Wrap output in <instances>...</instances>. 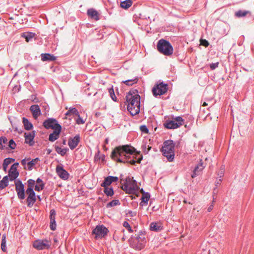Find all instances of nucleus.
I'll list each match as a JSON object with an SVG mask.
<instances>
[{"label":"nucleus","instance_id":"58","mask_svg":"<svg viewBox=\"0 0 254 254\" xmlns=\"http://www.w3.org/2000/svg\"><path fill=\"white\" fill-rule=\"evenodd\" d=\"M213 207H214V204H213V202L212 203V204L208 207L207 211L208 212H211L213 210Z\"/></svg>","mask_w":254,"mask_h":254},{"label":"nucleus","instance_id":"45","mask_svg":"<svg viewBox=\"0 0 254 254\" xmlns=\"http://www.w3.org/2000/svg\"><path fill=\"white\" fill-rule=\"evenodd\" d=\"M25 193L27 194L28 196H36V193L35 192L34 189H26Z\"/></svg>","mask_w":254,"mask_h":254},{"label":"nucleus","instance_id":"28","mask_svg":"<svg viewBox=\"0 0 254 254\" xmlns=\"http://www.w3.org/2000/svg\"><path fill=\"white\" fill-rule=\"evenodd\" d=\"M108 187H103L104 188V192L108 197H111L114 194V190L112 187L109 188Z\"/></svg>","mask_w":254,"mask_h":254},{"label":"nucleus","instance_id":"11","mask_svg":"<svg viewBox=\"0 0 254 254\" xmlns=\"http://www.w3.org/2000/svg\"><path fill=\"white\" fill-rule=\"evenodd\" d=\"M43 127L46 129H53L54 130L62 129V126L58 123V122L54 118H48L46 120L43 124Z\"/></svg>","mask_w":254,"mask_h":254},{"label":"nucleus","instance_id":"17","mask_svg":"<svg viewBox=\"0 0 254 254\" xmlns=\"http://www.w3.org/2000/svg\"><path fill=\"white\" fill-rule=\"evenodd\" d=\"M119 178L116 176H108L105 177L104 181L101 184V187H107L110 186L112 183L118 182Z\"/></svg>","mask_w":254,"mask_h":254},{"label":"nucleus","instance_id":"62","mask_svg":"<svg viewBox=\"0 0 254 254\" xmlns=\"http://www.w3.org/2000/svg\"><path fill=\"white\" fill-rule=\"evenodd\" d=\"M147 204H148L147 203H146V202H144V201H142L141 200V202H140V203H139V205H140V206H142H142H146V205H147Z\"/></svg>","mask_w":254,"mask_h":254},{"label":"nucleus","instance_id":"38","mask_svg":"<svg viewBox=\"0 0 254 254\" xmlns=\"http://www.w3.org/2000/svg\"><path fill=\"white\" fill-rule=\"evenodd\" d=\"M94 159L95 161H98L100 160L104 161L105 159V155L104 154H100V151L98 150L95 155Z\"/></svg>","mask_w":254,"mask_h":254},{"label":"nucleus","instance_id":"18","mask_svg":"<svg viewBox=\"0 0 254 254\" xmlns=\"http://www.w3.org/2000/svg\"><path fill=\"white\" fill-rule=\"evenodd\" d=\"M56 212L55 209H53L50 212V228L52 231L56 229L57 224L56 222Z\"/></svg>","mask_w":254,"mask_h":254},{"label":"nucleus","instance_id":"36","mask_svg":"<svg viewBox=\"0 0 254 254\" xmlns=\"http://www.w3.org/2000/svg\"><path fill=\"white\" fill-rule=\"evenodd\" d=\"M120 204V201L118 199H114L107 203L106 207L110 208L115 206L119 205Z\"/></svg>","mask_w":254,"mask_h":254},{"label":"nucleus","instance_id":"44","mask_svg":"<svg viewBox=\"0 0 254 254\" xmlns=\"http://www.w3.org/2000/svg\"><path fill=\"white\" fill-rule=\"evenodd\" d=\"M140 130L141 132L147 134L149 133V130L145 125H141L139 127Z\"/></svg>","mask_w":254,"mask_h":254},{"label":"nucleus","instance_id":"23","mask_svg":"<svg viewBox=\"0 0 254 254\" xmlns=\"http://www.w3.org/2000/svg\"><path fill=\"white\" fill-rule=\"evenodd\" d=\"M62 129H58L54 130L52 133H51L49 136V140L54 142L59 138Z\"/></svg>","mask_w":254,"mask_h":254},{"label":"nucleus","instance_id":"14","mask_svg":"<svg viewBox=\"0 0 254 254\" xmlns=\"http://www.w3.org/2000/svg\"><path fill=\"white\" fill-rule=\"evenodd\" d=\"M35 133L36 131L35 130H33L28 133L25 132L24 135L25 137V143L29 144L30 146H33L35 143L34 138L35 136Z\"/></svg>","mask_w":254,"mask_h":254},{"label":"nucleus","instance_id":"30","mask_svg":"<svg viewBox=\"0 0 254 254\" xmlns=\"http://www.w3.org/2000/svg\"><path fill=\"white\" fill-rule=\"evenodd\" d=\"M132 0H126L121 2L120 6L123 9H127L132 5Z\"/></svg>","mask_w":254,"mask_h":254},{"label":"nucleus","instance_id":"15","mask_svg":"<svg viewBox=\"0 0 254 254\" xmlns=\"http://www.w3.org/2000/svg\"><path fill=\"white\" fill-rule=\"evenodd\" d=\"M56 171L60 178L64 180L68 179L69 173L64 169L62 166L57 165L56 168Z\"/></svg>","mask_w":254,"mask_h":254},{"label":"nucleus","instance_id":"33","mask_svg":"<svg viewBox=\"0 0 254 254\" xmlns=\"http://www.w3.org/2000/svg\"><path fill=\"white\" fill-rule=\"evenodd\" d=\"M56 151L61 156H64L66 153V152L68 150L67 148H62L58 146H55Z\"/></svg>","mask_w":254,"mask_h":254},{"label":"nucleus","instance_id":"22","mask_svg":"<svg viewBox=\"0 0 254 254\" xmlns=\"http://www.w3.org/2000/svg\"><path fill=\"white\" fill-rule=\"evenodd\" d=\"M41 60L43 62L54 61L57 58L54 55L49 53H42L41 54Z\"/></svg>","mask_w":254,"mask_h":254},{"label":"nucleus","instance_id":"56","mask_svg":"<svg viewBox=\"0 0 254 254\" xmlns=\"http://www.w3.org/2000/svg\"><path fill=\"white\" fill-rule=\"evenodd\" d=\"M132 180H134L133 178H130V177L128 176L126 178L124 183L128 185L132 181Z\"/></svg>","mask_w":254,"mask_h":254},{"label":"nucleus","instance_id":"37","mask_svg":"<svg viewBox=\"0 0 254 254\" xmlns=\"http://www.w3.org/2000/svg\"><path fill=\"white\" fill-rule=\"evenodd\" d=\"M6 236L3 235L1 239V249L4 252L6 250Z\"/></svg>","mask_w":254,"mask_h":254},{"label":"nucleus","instance_id":"55","mask_svg":"<svg viewBox=\"0 0 254 254\" xmlns=\"http://www.w3.org/2000/svg\"><path fill=\"white\" fill-rule=\"evenodd\" d=\"M135 232H137V233L136 234H138V235H139L141 237V236L145 237V236L146 233L144 230H139L138 232H137V230H135Z\"/></svg>","mask_w":254,"mask_h":254},{"label":"nucleus","instance_id":"5","mask_svg":"<svg viewBox=\"0 0 254 254\" xmlns=\"http://www.w3.org/2000/svg\"><path fill=\"white\" fill-rule=\"evenodd\" d=\"M157 50L165 56H170L173 54V48L170 43L166 40L161 39L157 42Z\"/></svg>","mask_w":254,"mask_h":254},{"label":"nucleus","instance_id":"42","mask_svg":"<svg viewBox=\"0 0 254 254\" xmlns=\"http://www.w3.org/2000/svg\"><path fill=\"white\" fill-rule=\"evenodd\" d=\"M14 161L15 159L14 158L8 157L4 159L3 164L6 165V166H8L9 164H10L12 162H13Z\"/></svg>","mask_w":254,"mask_h":254},{"label":"nucleus","instance_id":"6","mask_svg":"<svg viewBox=\"0 0 254 254\" xmlns=\"http://www.w3.org/2000/svg\"><path fill=\"white\" fill-rule=\"evenodd\" d=\"M168 85L162 82L157 83L152 89V92L153 96L157 97L167 92L168 89Z\"/></svg>","mask_w":254,"mask_h":254},{"label":"nucleus","instance_id":"3","mask_svg":"<svg viewBox=\"0 0 254 254\" xmlns=\"http://www.w3.org/2000/svg\"><path fill=\"white\" fill-rule=\"evenodd\" d=\"M175 143L172 140H165L163 144L161 151L164 156L166 157L169 162H172L175 157Z\"/></svg>","mask_w":254,"mask_h":254},{"label":"nucleus","instance_id":"47","mask_svg":"<svg viewBox=\"0 0 254 254\" xmlns=\"http://www.w3.org/2000/svg\"><path fill=\"white\" fill-rule=\"evenodd\" d=\"M137 190L138 189L129 187L126 193L128 194H135Z\"/></svg>","mask_w":254,"mask_h":254},{"label":"nucleus","instance_id":"53","mask_svg":"<svg viewBox=\"0 0 254 254\" xmlns=\"http://www.w3.org/2000/svg\"><path fill=\"white\" fill-rule=\"evenodd\" d=\"M219 65V63L216 62L215 63H212L210 64V68L211 70H214L215 68H216Z\"/></svg>","mask_w":254,"mask_h":254},{"label":"nucleus","instance_id":"20","mask_svg":"<svg viewBox=\"0 0 254 254\" xmlns=\"http://www.w3.org/2000/svg\"><path fill=\"white\" fill-rule=\"evenodd\" d=\"M149 228L151 231L158 232L163 229V226L160 222H153L150 223Z\"/></svg>","mask_w":254,"mask_h":254},{"label":"nucleus","instance_id":"54","mask_svg":"<svg viewBox=\"0 0 254 254\" xmlns=\"http://www.w3.org/2000/svg\"><path fill=\"white\" fill-rule=\"evenodd\" d=\"M126 214L128 216L134 217L136 216V213L135 212L132 211L130 210H128Z\"/></svg>","mask_w":254,"mask_h":254},{"label":"nucleus","instance_id":"13","mask_svg":"<svg viewBox=\"0 0 254 254\" xmlns=\"http://www.w3.org/2000/svg\"><path fill=\"white\" fill-rule=\"evenodd\" d=\"M205 167V165H204L202 160L200 159L199 162L195 166L193 170V172L191 174V178H195L200 175Z\"/></svg>","mask_w":254,"mask_h":254},{"label":"nucleus","instance_id":"19","mask_svg":"<svg viewBox=\"0 0 254 254\" xmlns=\"http://www.w3.org/2000/svg\"><path fill=\"white\" fill-rule=\"evenodd\" d=\"M87 14L92 19L97 21L100 19L99 12L93 8L87 10Z\"/></svg>","mask_w":254,"mask_h":254},{"label":"nucleus","instance_id":"63","mask_svg":"<svg viewBox=\"0 0 254 254\" xmlns=\"http://www.w3.org/2000/svg\"><path fill=\"white\" fill-rule=\"evenodd\" d=\"M12 166H13V167H14V168H15V167H16V168H17L18 166H19V163H18V162H15V163H14V164H13L12 165Z\"/></svg>","mask_w":254,"mask_h":254},{"label":"nucleus","instance_id":"16","mask_svg":"<svg viewBox=\"0 0 254 254\" xmlns=\"http://www.w3.org/2000/svg\"><path fill=\"white\" fill-rule=\"evenodd\" d=\"M80 141L79 134L76 135L73 138H69L68 141V145L71 150L75 149Z\"/></svg>","mask_w":254,"mask_h":254},{"label":"nucleus","instance_id":"41","mask_svg":"<svg viewBox=\"0 0 254 254\" xmlns=\"http://www.w3.org/2000/svg\"><path fill=\"white\" fill-rule=\"evenodd\" d=\"M45 185V184L44 183L36 184L35 186L34 190L36 191H40L44 189Z\"/></svg>","mask_w":254,"mask_h":254},{"label":"nucleus","instance_id":"9","mask_svg":"<svg viewBox=\"0 0 254 254\" xmlns=\"http://www.w3.org/2000/svg\"><path fill=\"white\" fill-rule=\"evenodd\" d=\"M15 186V190L17 192V197L20 200H23L25 198V190L24 185L22 181L19 179H17L14 181Z\"/></svg>","mask_w":254,"mask_h":254},{"label":"nucleus","instance_id":"52","mask_svg":"<svg viewBox=\"0 0 254 254\" xmlns=\"http://www.w3.org/2000/svg\"><path fill=\"white\" fill-rule=\"evenodd\" d=\"M31 159L30 158H28L27 159L26 158H25V159H22L21 161V164L22 166H24V169H26V164L27 163L26 162L27 161H29Z\"/></svg>","mask_w":254,"mask_h":254},{"label":"nucleus","instance_id":"24","mask_svg":"<svg viewBox=\"0 0 254 254\" xmlns=\"http://www.w3.org/2000/svg\"><path fill=\"white\" fill-rule=\"evenodd\" d=\"M22 123L23 124L24 129L26 130H30L33 127L32 124L26 118H22Z\"/></svg>","mask_w":254,"mask_h":254},{"label":"nucleus","instance_id":"34","mask_svg":"<svg viewBox=\"0 0 254 254\" xmlns=\"http://www.w3.org/2000/svg\"><path fill=\"white\" fill-rule=\"evenodd\" d=\"M138 80V78L137 77H135L131 79H128L125 81H122V83H125L127 86H131L133 84L136 83Z\"/></svg>","mask_w":254,"mask_h":254},{"label":"nucleus","instance_id":"49","mask_svg":"<svg viewBox=\"0 0 254 254\" xmlns=\"http://www.w3.org/2000/svg\"><path fill=\"white\" fill-rule=\"evenodd\" d=\"M141 149L144 154H148V150H147V143L146 142L143 143V144L141 145Z\"/></svg>","mask_w":254,"mask_h":254},{"label":"nucleus","instance_id":"64","mask_svg":"<svg viewBox=\"0 0 254 254\" xmlns=\"http://www.w3.org/2000/svg\"><path fill=\"white\" fill-rule=\"evenodd\" d=\"M2 166H3V171H6V169H7V166H6V165H4V164H2Z\"/></svg>","mask_w":254,"mask_h":254},{"label":"nucleus","instance_id":"7","mask_svg":"<svg viewBox=\"0 0 254 254\" xmlns=\"http://www.w3.org/2000/svg\"><path fill=\"white\" fill-rule=\"evenodd\" d=\"M109 230L104 225H98L93 230L92 234L95 239H102L108 235Z\"/></svg>","mask_w":254,"mask_h":254},{"label":"nucleus","instance_id":"31","mask_svg":"<svg viewBox=\"0 0 254 254\" xmlns=\"http://www.w3.org/2000/svg\"><path fill=\"white\" fill-rule=\"evenodd\" d=\"M8 176H5L0 181V190H2L8 186Z\"/></svg>","mask_w":254,"mask_h":254},{"label":"nucleus","instance_id":"1","mask_svg":"<svg viewBox=\"0 0 254 254\" xmlns=\"http://www.w3.org/2000/svg\"><path fill=\"white\" fill-rule=\"evenodd\" d=\"M112 159L118 162L129 163L134 165L136 163H140L143 156L140 152L130 145L127 144L116 147L112 151Z\"/></svg>","mask_w":254,"mask_h":254},{"label":"nucleus","instance_id":"12","mask_svg":"<svg viewBox=\"0 0 254 254\" xmlns=\"http://www.w3.org/2000/svg\"><path fill=\"white\" fill-rule=\"evenodd\" d=\"M7 142V139L4 136L0 137V149H8L9 148L11 149H14L16 147V143L13 139H11L9 140L7 146H6L4 144Z\"/></svg>","mask_w":254,"mask_h":254},{"label":"nucleus","instance_id":"25","mask_svg":"<svg viewBox=\"0 0 254 254\" xmlns=\"http://www.w3.org/2000/svg\"><path fill=\"white\" fill-rule=\"evenodd\" d=\"M27 207L31 208L33 206L36 201V196H27L26 199Z\"/></svg>","mask_w":254,"mask_h":254},{"label":"nucleus","instance_id":"61","mask_svg":"<svg viewBox=\"0 0 254 254\" xmlns=\"http://www.w3.org/2000/svg\"><path fill=\"white\" fill-rule=\"evenodd\" d=\"M9 171H18L17 168H16V167L14 168V167L12 166V165L11 166Z\"/></svg>","mask_w":254,"mask_h":254},{"label":"nucleus","instance_id":"50","mask_svg":"<svg viewBox=\"0 0 254 254\" xmlns=\"http://www.w3.org/2000/svg\"><path fill=\"white\" fill-rule=\"evenodd\" d=\"M128 186L130 187L134 188L136 189H138V187L137 185V182L135 180H132V181L128 184Z\"/></svg>","mask_w":254,"mask_h":254},{"label":"nucleus","instance_id":"46","mask_svg":"<svg viewBox=\"0 0 254 254\" xmlns=\"http://www.w3.org/2000/svg\"><path fill=\"white\" fill-rule=\"evenodd\" d=\"M200 44L201 46H203L205 47H207L209 46V43L207 40H206L205 39H200Z\"/></svg>","mask_w":254,"mask_h":254},{"label":"nucleus","instance_id":"4","mask_svg":"<svg viewBox=\"0 0 254 254\" xmlns=\"http://www.w3.org/2000/svg\"><path fill=\"white\" fill-rule=\"evenodd\" d=\"M128 242L131 248L138 251L143 249L146 242L145 237H141L136 234L131 236Z\"/></svg>","mask_w":254,"mask_h":254},{"label":"nucleus","instance_id":"57","mask_svg":"<svg viewBox=\"0 0 254 254\" xmlns=\"http://www.w3.org/2000/svg\"><path fill=\"white\" fill-rule=\"evenodd\" d=\"M129 187V186L128 185L124 183V186L122 187V189L127 192Z\"/></svg>","mask_w":254,"mask_h":254},{"label":"nucleus","instance_id":"21","mask_svg":"<svg viewBox=\"0 0 254 254\" xmlns=\"http://www.w3.org/2000/svg\"><path fill=\"white\" fill-rule=\"evenodd\" d=\"M30 111L34 118H36L41 114L40 109L38 105H32L30 107Z\"/></svg>","mask_w":254,"mask_h":254},{"label":"nucleus","instance_id":"59","mask_svg":"<svg viewBox=\"0 0 254 254\" xmlns=\"http://www.w3.org/2000/svg\"><path fill=\"white\" fill-rule=\"evenodd\" d=\"M40 161V159H39V158H38V157H37V158H35V159H32V160H31V161H32V162H33V163H34V164L35 165V164H36V163H37V162H38V161Z\"/></svg>","mask_w":254,"mask_h":254},{"label":"nucleus","instance_id":"26","mask_svg":"<svg viewBox=\"0 0 254 254\" xmlns=\"http://www.w3.org/2000/svg\"><path fill=\"white\" fill-rule=\"evenodd\" d=\"M35 35L36 34L34 33L27 32L23 33L21 34V37L24 38L26 40V41L28 42L32 38H33L35 36Z\"/></svg>","mask_w":254,"mask_h":254},{"label":"nucleus","instance_id":"60","mask_svg":"<svg viewBox=\"0 0 254 254\" xmlns=\"http://www.w3.org/2000/svg\"><path fill=\"white\" fill-rule=\"evenodd\" d=\"M36 182L37 184H41V183H44L42 179H41L40 178H38L36 181H35Z\"/></svg>","mask_w":254,"mask_h":254},{"label":"nucleus","instance_id":"10","mask_svg":"<svg viewBox=\"0 0 254 254\" xmlns=\"http://www.w3.org/2000/svg\"><path fill=\"white\" fill-rule=\"evenodd\" d=\"M33 247L37 250H48L50 247V244L47 239H37L33 242Z\"/></svg>","mask_w":254,"mask_h":254},{"label":"nucleus","instance_id":"2","mask_svg":"<svg viewBox=\"0 0 254 254\" xmlns=\"http://www.w3.org/2000/svg\"><path fill=\"white\" fill-rule=\"evenodd\" d=\"M127 103V110L132 116L138 114L140 112V96L137 89H132L128 92L126 96Z\"/></svg>","mask_w":254,"mask_h":254},{"label":"nucleus","instance_id":"43","mask_svg":"<svg viewBox=\"0 0 254 254\" xmlns=\"http://www.w3.org/2000/svg\"><path fill=\"white\" fill-rule=\"evenodd\" d=\"M123 226L125 227L129 233H132L134 231L127 221H124L123 223Z\"/></svg>","mask_w":254,"mask_h":254},{"label":"nucleus","instance_id":"29","mask_svg":"<svg viewBox=\"0 0 254 254\" xmlns=\"http://www.w3.org/2000/svg\"><path fill=\"white\" fill-rule=\"evenodd\" d=\"M79 112L78 110L74 107L70 108L68 111L65 114V115L66 116L70 117L73 116V117L75 116L78 115Z\"/></svg>","mask_w":254,"mask_h":254},{"label":"nucleus","instance_id":"40","mask_svg":"<svg viewBox=\"0 0 254 254\" xmlns=\"http://www.w3.org/2000/svg\"><path fill=\"white\" fill-rule=\"evenodd\" d=\"M27 189H34V187H35V181L30 179L27 181Z\"/></svg>","mask_w":254,"mask_h":254},{"label":"nucleus","instance_id":"39","mask_svg":"<svg viewBox=\"0 0 254 254\" xmlns=\"http://www.w3.org/2000/svg\"><path fill=\"white\" fill-rule=\"evenodd\" d=\"M109 93L110 96V97L112 98V99L115 101H117V98L116 97L115 92L113 89V86L110 88H109Z\"/></svg>","mask_w":254,"mask_h":254},{"label":"nucleus","instance_id":"51","mask_svg":"<svg viewBox=\"0 0 254 254\" xmlns=\"http://www.w3.org/2000/svg\"><path fill=\"white\" fill-rule=\"evenodd\" d=\"M27 170L29 171H31L33 169L35 164L31 161L29 160V161L27 163Z\"/></svg>","mask_w":254,"mask_h":254},{"label":"nucleus","instance_id":"48","mask_svg":"<svg viewBox=\"0 0 254 254\" xmlns=\"http://www.w3.org/2000/svg\"><path fill=\"white\" fill-rule=\"evenodd\" d=\"M77 119L76 120V124L78 125L83 124L85 123V121L83 119L80 117L79 114L78 115H77Z\"/></svg>","mask_w":254,"mask_h":254},{"label":"nucleus","instance_id":"35","mask_svg":"<svg viewBox=\"0 0 254 254\" xmlns=\"http://www.w3.org/2000/svg\"><path fill=\"white\" fill-rule=\"evenodd\" d=\"M142 190L143 191V193L141 197V200L148 203V201L150 197V194L149 192H144L143 189H142Z\"/></svg>","mask_w":254,"mask_h":254},{"label":"nucleus","instance_id":"32","mask_svg":"<svg viewBox=\"0 0 254 254\" xmlns=\"http://www.w3.org/2000/svg\"><path fill=\"white\" fill-rule=\"evenodd\" d=\"M248 14L251 15V11L246 10H239L235 12V16L237 17H242L246 16Z\"/></svg>","mask_w":254,"mask_h":254},{"label":"nucleus","instance_id":"8","mask_svg":"<svg viewBox=\"0 0 254 254\" xmlns=\"http://www.w3.org/2000/svg\"><path fill=\"white\" fill-rule=\"evenodd\" d=\"M184 120L181 117L178 116L173 120H167L163 126L167 129H175L180 127L183 124Z\"/></svg>","mask_w":254,"mask_h":254},{"label":"nucleus","instance_id":"27","mask_svg":"<svg viewBox=\"0 0 254 254\" xmlns=\"http://www.w3.org/2000/svg\"><path fill=\"white\" fill-rule=\"evenodd\" d=\"M19 175L18 171H8V178L10 181H15Z\"/></svg>","mask_w":254,"mask_h":254}]
</instances>
